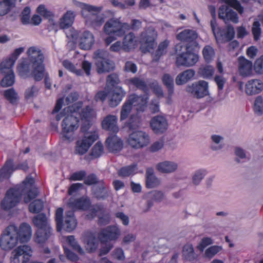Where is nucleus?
<instances>
[{
    "label": "nucleus",
    "instance_id": "40",
    "mask_svg": "<svg viewBox=\"0 0 263 263\" xmlns=\"http://www.w3.org/2000/svg\"><path fill=\"white\" fill-rule=\"evenodd\" d=\"M214 71L215 69L212 66L206 64L201 65L198 69L197 74L203 79H209L213 77Z\"/></svg>",
    "mask_w": 263,
    "mask_h": 263
},
{
    "label": "nucleus",
    "instance_id": "28",
    "mask_svg": "<svg viewBox=\"0 0 263 263\" xmlns=\"http://www.w3.org/2000/svg\"><path fill=\"white\" fill-rule=\"evenodd\" d=\"M126 91L121 87L117 86L109 95V105L111 107H116L126 95Z\"/></svg>",
    "mask_w": 263,
    "mask_h": 263
},
{
    "label": "nucleus",
    "instance_id": "45",
    "mask_svg": "<svg viewBox=\"0 0 263 263\" xmlns=\"http://www.w3.org/2000/svg\"><path fill=\"white\" fill-rule=\"evenodd\" d=\"M13 171L12 161L8 160L0 170V181L9 178Z\"/></svg>",
    "mask_w": 263,
    "mask_h": 263
},
{
    "label": "nucleus",
    "instance_id": "47",
    "mask_svg": "<svg viewBox=\"0 0 263 263\" xmlns=\"http://www.w3.org/2000/svg\"><path fill=\"white\" fill-rule=\"evenodd\" d=\"M142 125V120L141 118L137 115H132L130 116L128 122L126 123V126L131 131L138 130Z\"/></svg>",
    "mask_w": 263,
    "mask_h": 263
},
{
    "label": "nucleus",
    "instance_id": "59",
    "mask_svg": "<svg viewBox=\"0 0 263 263\" xmlns=\"http://www.w3.org/2000/svg\"><path fill=\"white\" fill-rule=\"evenodd\" d=\"M254 111L258 116L263 114V98L260 96H257L255 100Z\"/></svg>",
    "mask_w": 263,
    "mask_h": 263
},
{
    "label": "nucleus",
    "instance_id": "58",
    "mask_svg": "<svg viewBox=\"0 0 263 263\" xmlns=\"http://www.w3.org/2000/svg\"><path fill=\"white\" fill-rule=\"evenodd\" d=\"M221 247L213 246L208 248L204 252V257L209 259H212L216 254L221 250Z\"/></svg>",
    "mask_w": 263,
    "mask_h": 263
},
{
    "label": "nucleus",
    "instance_id": "21",
    "mask_svg": "<svg viewBox=\"0 0 263 263\" xmlns=\"http://www.w3.org/2000/svg\"><path fill=\"white\" fill-rule=\"evenodd\" d=\"M83 242L86 250L89 253L95 252L99 247V240L93 232H86L83 236Z\"/></svg>",
    "mask_w": 263,
    "mask_h": 263
},
{
    "label": "nucleus",
    "instance_id": "53",
    "mask_svg": "<svg viewBox=\"0 0 263 263\" xmlns=\"http://www.w3.org/2000/svg\"><path fill=\"white\" fill-rule=\"evenodd\" d=\"M4 96L11 104H15L18 100L17 93L13 88L7 89L4 92Z\"/></svg>",
    "mask_w": 263,
    "mask_h": 263
},
{
    "label": "nucleus",
    "instance_id": "8",
    "mask_svg": "<svg viewBox=\"0 0 263 263\" xmlns=\"http://www.w3.org/2000/svg\"><path fill=\"white\" fill-rule=\"evenodd\" d=\"M130 30L128 23L122 22L120 18L112 17L104 24L103 32L107 35H114L118 37L124 35Z\"/></svg>",
    "mask_w": 263,
    "mask_h": 263
},
{
    "label": "nucleus",
    "instance_id": "29",
    "mask_svg": "<svg viewBox=\"0 0 263 263\" xmlns=\"http://www.w3.org/2000/svg\"><path fill=\"white\" fill-rule=\"evenodd\" d=\"M263 89V83L259 79H252L248 81L245 91L248 95H254L260 93Z\"/></svg>",
    "mask_w": 263,
    "mask_h": 263
},
{
    "label": "nucleus",
    "instance_id": "22",
    "mask_svg": "<svg viewBox=\"0 0 263 263\" xmlns=\"http://www.w3.org/2000/svg\"><path fill=\"white\" fill-rule=\"evenodd\" d=\"M37 13L46 19L48 20V26L50 29L55 31L58 30V25L54 20V14L45 5H40L37 8Z\"/></svg>",
    "mask_w": 263,
    "mask_h": 263
},
{
    "label": "nucleus",
    "instance_id": "37",
    "mask_svg": "<svg viewBox=\"0 0 263 263\" xmlns=\"http://www.w3.org/2000/svg\"><path fill=\"white\" fill-rule=\"evenodd\" d=\"M75 14L72 11H67L60 19L59 27L61 29L67 28L70 27L74 21Z\"/></svg>",
    "mask_w": 263,
    "mask_h": 263
},
{
    "label": "nucleus",
    "instance_id": "3",
    "mask_svg": "<svg viewBox=\"0 0 263 263\" xmlns=\"http://www.w3.org/2000/svg\"><path fill=\"white\" fill-rule=\"evenodd\" d=\"M81 14L87 25L93 28L100 27L105 22L104 13H101L102 6H96L85 3L81 4Z\"/></svg>",
    "mask_w": 263,
    "mask_h": 263
},
{
    "label": "nucleus",
    "instance_id": "4",
    "mask_svg": "<svg viewBox=\"0 0 263 263\" xmlns=\"http://www.w3.org/2000/svg\"><path fill=\"white\" fill-rule=\"evenodd\" d=\"M121 235V230L117 226H109L103 229L99 233L98 237L102 244H104L100 250V256L107 254L113 247L112 245L108 243L110 241H116Z\"/></svg>",
    "mask_w": 263,
    "mask_h": 263
},
{
    "label": "nucleus",
    "instance_id": "52",
    "mask_svg": "<svg viewBox=\"0 0 263 263\" xmlns=\"http://www.w3.org/2000/svg\"><path fill=\"white\" fill-rule=\"evenodd\" d=\"M14 0H4L0 2V15L7 14L14 4Z\"/></svg>",
    "mask_w": 263,
    "mask_h": 263
},
{
    "label": "nucleus",
    "instance_id": "13",
    "mask_svg": "<svg viewBox=\"0 0 263 263\" xmlns=\"http://www.w3.org/2000/svg\"><path fill=\"white\" fill-rule=\"evenodd\" d=\"M185 52L177 54L176 64L178 66H193L198 61L199 55L192 52L193 47L191 45H185Z\"/></svg>",
    "mask_w": 263,
    "mask_h": 263
},
{
    "label": "nucleus",
    "instance_id": "26",
    "mask_svg": "<svg viewBox=\"0 0 263 263\" xmlns=\"http://www.w3.org/2000/svg\"><path fill=\"white\" fill-rule=\"evenodd\" d=\"M90 205V200L87 198H81L76 199L71 198L67 203V206L70 211H74L77 210H87Z\"/></svg>",
    "mask_w": 263,
    "mask_h": 263
},
{
    "label": "nucleus",
    "instance_id": "2",
    "mask_svg": "<svg viewBox=\"0 0 263 263\" xmlns=\"http://www.w3.org/2000/svg\"><path fill=\"white\" fill-rule=\"evenodd\" d=\"M82 103L78 102L71 106L65 107L60 115L57 116V120L61 119L60 116H64L62 122V134L65 139L69 141L73 140V132L79 126L78 111L82 107Z\"/></svg>",
    "mask_w": 263,
    "mask_h": 263
},
{
    "label": "nucleus",
    "instance_id": "23",
    "mask_svg": "<svg viewBox=\"0 0 263 263\" xmlns=\"http://www.w3.org/2000/svg\"><path fill=\"white\" fill-rule=\"evenodd\" d=\"M117 122L118 117L117 116L108 115L103 119L101 125L103 129L110 133L116 134L119 130Z\"/></svg>",
    "mask_w": 263,
    "mask_h": 263
},
{
    "label": "nucleus",
    "instance_id": "62",
    "mask_svg": "<svg viewBox=\"0 0 263 263\" xmlns=\"http://www.w3.org/2000/svg\"><path fill=\"white\" fill-rule=\"evenodd\" d=\"M29 208L30 212L39 213L43 208V202L41 200H35L30 204Z\"/></svg>",
    "mask_w": 263,
    "mask_h": 263
},
{
    "label": "nucleus",
    "instance_id": "9",
    "mask_svg": "<svg viewBox=\"0 0 263 263\" xmlns=\"http://www.w3.org/2000/svg\"><path fill=\"white\" fill-rule=\"evenodd\" d=\"M17 234L16 226H8L2 235L0 239L1 248L4 250H10L15 247L19 241Z\"/></svg>",
    "mask_w": 263,
    "mask_h": 263
},
{
    "label": "nucleus",
    "instance_id": "61",
    "mask_svg": "<svg viewBox=\"0 0 263 263\" xmlns=\"http://www.w3.org/2000/svg\"><path fill=\"white\" fill-rule=\"evenodd\" d=\"M163 84L167 87L168 92L171 95L173 92L174 80L173 78L168 74H165L162 77Z\"/></svg>",
    "mask_w": 263,
    "mask_h": 263
},
{
    "label": "nucleus",
    "instance_id": "38",
    "mask_svg": "<svg viewBox=\"0 0 263 263\" xmlns=\"http://www.w3.org/2000/svg\"><path fill=\"white\" fill-rule=\"evenodd\" d=\"M195 74L194 70L189 69L179 73L176 78V83L178 85H183L191 80Z\"/></svg>",
    "mask_w": 263,
    "mask_h": 263
},
{
    "label": "nucleus",
    "instance_id": "24",
    "mask_svg": "<svg viewBox=\"0 0 263 263\" xmlns=\"http://www.w3.org/2000/svg\"><path fill=\"white\" fill-rule=\"evenodd\" d=\"M17 70L22 77L27 78L31 76L33 77L32 64L28 59H21L18 61Z\"/></svg>",
    "mask_w": 263,
    "mask_h": 263
},
{
    "label": "nucleus",
    "instance_id": "64",
    "mask_svg": "<svg viewBox=\"0 0 263 263\" xmlns=\"http://www.w3.org/2000/svg\"><path fill=\"white\" fill-rule=\"evenodd\" d=\"M2 80L1 85L4 87H7L12 86L14 83V72L7 73Z\"/></svg>",
    "mask_w": 263,
    "mask_h": 263
},
{
    "label": "nucleus",
    "instance_id": "63",
    "mask_svg": "<svg viewBox=\"0 0 263 263\" xmlns=\"http://www.w3.org/2000/svg\"><path fill=\"white\" fill-rule=\"evenodd\" d=\"M62 65L66 69L75 73L77 76H81L83 73L81 69H77L73 63L68 60H66L63 61Z\"/></svg>",
    "mask_w": 263,
    "mask_h": 263
},
{
    "label": "nucleus",
    "instance_id": "16",
    "mask_svg": "<svg viewBox=\"0 0 263 263\" xmlns=\"http://www.w3.org/2000/svg\"><path fill=\"white\" fill-rule=\"evenodd\" d=\"M157 37V32L155 28L154 27L149 26L141 33L140 42L149 51L156 46Z\"/></svg>",
    "mask_w": 263,
    "mask_h": 263
},
{
    "label": "nucleus",
    "instance_id": "39",
    "mask_svg": "<svg viewBox=\"0 0 263 263\" xmlns=\"http://www.w3.org/2000/svg\"><path fill=\"white\" fill-rule=\"evenodd\" d=\"M51 231V229H39L35 233V241L40 244L45 242L50 236Z\"/></svg>",
    "mask_w": 263,
    "mask_h": 263
},
{
    "label": "nucleus",
    "instance_id": "43",
    "mask_svg": "<svg viewBox=\"0 0 263 263\" xmlns=\"http://www.w3.org/2000/svg\"><path fill=\"white\" fill-rule=\"evenodd\" d=\"M33 222L39 229H51L47 218L44 214H40L35 216L33 219Z\"/></svg>",
    "mask_w": 263,
    "mask_h": 263
},
{
    "label": "nucleus",
    "instance_id": "46",
    "mask_svg": "<svg viewBox=\"0 0 263 263\" xmlns=\"http://www.w3.org/2000/svg\"><path fill=\"white\" fill-rule=\"evenodd\" d=\"M208 172L205 169L201 168L195 171L192 176V183L195 186H198L207 175Z\"/></svg>",
    "mask_w": 263,
    "mask_h": 263
},
{
    "label": "nucleus",
    "instance_id": "25",
    "mask_svg": "<svg viewBox=\"0 0 263 263\" xmlns=\"http://www.w3.org/2000/svg\"><path fill=\"white\" fill-rule=\"evenodd\" d=\"M128 100L133 106L136 107L137 111H143L146 107L148 97L147 94L142 96L133 94L128 97Z\"/></svg>",
    "mask_w": 263,
    "mask_h": 263
},
{
    "label": "nucleus",
    "instance_id": "19",
    "mask_svg": "<svg viewBox=\"0 0 263 263\" xmlns=\"http://www.w3.org/2000/svg\"><path fill=\"white\" fill-rule=\"evenodd\" d=\"M198 36L196 30L186 29L179 32L176 35V39L178 41L185 43L186 45H191L192 47H196L198 46L196 41Z\"/></svg>",
    "mask_w": 263,
    "mask_h": 263
},
{
    "label": "nucleus",
    "instance_id": "14",
    "mask_svg": "<svg viewBox=\"0 0 263 263\" xmlns=\"http://www.w3.org/2000/svg\"><path fill=\"white\" fill-rule=\"evenodd\" d=\"M98 137V134L95 131L86 133L84 137L77 141L74 150L75 153L80 155L85 154Z\"/></svg>",
    "mask_w": 263,
    "mask_h": 263
},
{
    "label": "nucleus",
    "instance_id": "33",
    "mask_svg": "<svg viewBox=\"0 0 263 263\" xmlns=\"http://www.w3.org/2000/svg\"><path fill=\"white\" fill-rule=\"evenodd\" d=\"M238 72L242 77L250 76L252 73V63L243 57L239 58Z\"/></svg>",
    "mask_w": 263,
    "mask_h": 263
},
{
    "label": "nucleus",
    "instance_id": "49",
    "mask_svg": "<svg viewBox=\"0 0 263 263\" xmlns=\"http://www.w3.org/2000/svg\"><path fill=\"white\" fill-rule=\"evenodd\" d=\"M202 55L205 61L207 63L211 62L214 58L215 53L214 49L210 45H206L202 49Z\"/></svg>",
    "mask_w": 263,
    "mask_h": 263
},
{
    "label": "nucleus",
    "instance_id": "36",
    "mask_svg": "<svg viewBox=\"0 0 263 263\" xmlns=\"http://www.w3.org/2000/svg\"><path fill=\"white\" fill-rule=\"evenodd\" d=\"M79 94L77 92H72L69 94L64 100V98L59 99L56 103L53 110L54 112H58L61 108L62 104L69 105L70 103L77 101L79 98Z\"/></svg>",
    "mask_w": 263,
    "mask_h": 263
},
{
    "label": "nucleus",
    "instance_id": "34",
    "mask_svg": "<svg viewBox=\"0 0 263 263\" xmlns=\"http://www.w3.org/2000/svg\"><path fill=\"white\" fill-rule=\"evenodd\" d=\"M138 43V41L135 34L130 32L124 36L122 42V48L125 51H128L135 49Z\"/></svg>",
    "mask_w": 263,
    "mask_h": 263
},
{
    "label": "nucleus",
    "instance_id": "27",
    "mask_svg": "<svg viewBox=\"0 0 263 263\" xmlns=\"http://www.w3.org/2000/svg\"><path fill=\"white\" fill-rule=\"evenodd\" d=\"M178 168V164L174 161L165 160L158 163L156 170L161 173L170 174L175 172Z\"/></svg>",
    "mask_w": 263,
    "mask_h": 263
},
{
    "label": "nucleus",
    "instance_id": "18",
    "mask_svg": "<svg viewBox=\"0 0 263 263\" xmlns=\"http://www.w3.org/2000/svg\"><path fill=\"white\" fill-rule=\"evenodd\" d=\"M24 51V47H20L14 50L13 52L0 64V70L2 73L13 72L12 68L14 66L20 55Z\"/></svg>",
    "mask_w": 263,
    "mask_h": 263
},
{
    "label": "nucleus",
    "instance_id": "32",
    "mask_svg": "<svg viewBox=\"0 0 263 263\" xmlns=\"http://www.w3.org/2000/svg\"><path fill=\"white\" fill-rule=\"evenodd\" d=\"M106 146L110 152L115 153L122 148L121 140L116 135L109 136L106 140Z\"/></svg>",
    "mask_w": 263,
    "mask_h": 263
},
{
    "label": "nucleus",
    "instance_id": "57",
    "mask_svg": "<svg viewBox=\"0 0 263 263\" xmlns=\"http://www.w3.org/2000/svg\"><path fill=\"white\" fill-rule=\"evenodd\" d=\"M66 241L73 250L77 251L80 254L83 255L84 254V250L81 248L80 245L78 243V242L76 241L73 236L71 235L68 236L66 238Z\"/></svg>",
    "mask_w": 263,
    "mask_h": 263
},
{
    "label": "nucleus",
    "instance_id": "5",
    "mask_svg": "<svg viewBox=\"0 0 263 263\" xmlns=\"http://www.w3.org/2000/svg\"><path fill=\"white\" fill-rule=\"evenodd\" d=\"M27 54L29 58L28 60L32 64L33 78L35 81H39L44 77L43 53L39 48L32 46L28 49Z\"/></svg>",
    "mask_w": 263,
    "mask_h": 263
},
{
    "label": "nucleus",
    "instance_id": "12",
    "mask_svg": "<svg viewBox=\"0 0 263 263\" xmlns=\"http://www.w3.org/2000/svg\"><path fill=\"white\" fill-rule=\"evenodd\" d=\"M32 252L30 246H20L12 251L10 263H27L32 255Z\"/></svg>",
    "mask_w": 263,
    "mask_h": 263
},
{
    "label": "nucleus",
    "instance_id": "54",
    "mask_svg": "<svg viewBox=\"0 0 263 263\" xmlns=\"http://www.w3.org/2000/svg\"><path fill=\"white\" fill-rule=\"evenodd\" d=\"M132 105L127 99L122 106L121 114H120V120L123 121L126 119L130 112L132 108Z\"/></svg>",
    "mask_w": 263,
    "mask_h": 263
},
{
    "label": "nucleus",
    "instance_id": "7",
    "mask_svg": "<svg viewBox=\"0 0 263 263\" xmlns=\"http://www.w3.org/2000/svg\"><path fill=\"white\" fill-rule=\"evenodd\" d=\"M55 219L58 231H60L64 227L65 231L70 232L74 230L77 226V221L74 216L73 211L70 210L66 212L64 222L63 209L62 208H59L55 212Z\"/></svg>",
    "mask_w": 263,
    "mask_h": 263
},
{
    "label": "nucleus",
    "instance_id": "51",
    "mask_svg": "<svg viewBox=\"0 0 263 263\" xmlns=\"http://www.w3.org/2000/svg\"><path fill=\"white\" fill-rule=\"evenodd\" d=\"M212 140L211 148L213 151H218L223 147L222 142L223 137L218 135H212L211 137Z\"/></svg>",
    "mask_w": 263,
    "mask_h": 263
},
{
    "label": "nucleus",
    "instance_id": "42",
    "mask_svg": "<svg viewBox=\"0 0 263 263\" xmlns=\"http://www.w3.org/2000/svg\"><path fill=\"white\" fill-rule=\"evenodd\" d=\"M126 83L130 88H137L144 91H146L148 89V87L145 82L143 80L138 78H133L128 79L126 80Z\"/></svg>",
    "mask_w": 263,
    "mask_h": 263
},
{
    "label": "nucleus",
    "instance_id": "48",
    "mask_svg": "<svg viewBox=\"0 0 263 263\" xmlns=\"http://www.w3.org/2000/svg\"><path fill=\"white\" fill-rule=\"evenodd\" d=\"M92 191L95 197L98 199H105L109 195L107 189L103 185L94 186Z\"/></svg>",
    "mask_w": 263,
    "mask_h": 263
},
{
    "label": "nucleus",
    "instance_id": "17",
    "mask_svg": "<svg viewBox=\"0 0 263 263\" xmlns=\"http://www.w3.org/2000/svg\"><path fill=\"white\" fill-rule=\"evenodd\" d=\"M144 198L147 199V202L145 205L142 207L141 210L142 212L146 213L153 206L154 202L160 203L164 199L165 194L162 191L155 190L145 194Z\"/></svg>",
    "mask_w": 263,
    "mask_h": 263
},
{
    "label": "nucleus",
    "instance_id": "35",
    "mask_svg": "<svg viewBox=\"0 0 263 263\" xmlns=\"http://www.w3.org/2000/svg\"><path fill=\"white\" fill-rule=\"evenodd\" d=\"M146 186L148 189L155 188L161 184L160 180L155 175L154 170L149 167L146 170Z\"/></svg>",
    "mask_w": 263,
    "mask_h": 263
},
{
    "label": "nucleus",
    "instance_id": "6",
    "mask_svg": "<svg viewBox=\"0 0 263 263\" xmlns=\"http://www.w3.org/2000/svg\"><path fill=\"white\" fill-rule=\"evenodd\" d=\"M229 6L236 9L240 14L243 12V7L237 0H226L225 4L221 6L219 9V18L223 20L226 23L229 21L237 23L238 22L237 14L230 8Z\"/></svg>",
    "mask_w": 263,
    "mask_h": 263
},
{
    "label": "nucleus",
    "instance_id": "20",
    "mask_svg": "<svg viewBox=\"0 0 263 263\" xmlns=\"http://www.w3.org/2000/svg\"><path fill=\"white\" fill-rule=\"evenodd\" d=\"M150 126L154 133L161 134L167 129L168 123L165 116L157 115L152 118Z\"/></svg>",
    "mask_w": 263,
    "mask_h": 263
},
{
    "label": "nucleus",
    "instance_id": "1",
    "mask_svg": "<svg viewBox=\"0 0 263 263\" xmlns=\"http://www.w3.org/2000/svg\"><path fill=\"white\" fill-rule=\"evenodd\" d=\"M34 182L33 178L27 177L22 184L9 189L2 202V208L5 210L13 208L20 202L21 197H23L26 203L37 197L38 191L33 185Z\"/></svg>",
    "mask_w": 263,
    "mask_h": 263
},
{
    "label": "nucleus",
    "instance_id": "41",
    "mask_svg": "<svg viewBox=\"0 0 263 263\" xmlns=\"http://www.w3.org/2000/svg\"><path fill=\"white\" fill-rule=\"evenodd\" d=\"M182 257L184 260L193 261L197 257L193 246L191 243L185 245L182 249Z\"/></svg>",
    "mask_w": 263,
    "mask_h": 263
},
{
    "label": "nucleus",
    "instance_id": "31",
    "mask_svg": "<svg viewBox=\"0 0 263 263\" xmlns=\"http://www.w3.org/2000/svg\"><path fill=\"white\" fill-rule=\"evenodd\" d=\"M95 37L92 33L89 31H85L80 37L79 46L84 50L90 49L95 43Z\"/></svg>",
    "mask_w": 263,
    "mask_h": 263
},
{
    "label": "nucleus",
    "instance_id": "30",
    "mask_svg": "<svg viewBox=\"0 0 263 263\" xmlns=\"http://www.w3.org/2000/svg\"><path fill=\"white\" fill-rule=\"evenodd\" d=\"M17 232L19 241L25 243L29 241L32 236V229L30 225L26 223H22L17 227Z\"/></svg>",
    "mask_w": 263,
    "mask_h": 263
},
{
    "label": "nucleus",
    "instance_id": "15",
    "mask_svg": "<svg viewBox=\"0 0 263 263\" xmlns=\"http://www.w3.org/2000/svg\"><path fill=\"white\" fill-rule=\"evenodd\" d=\"M186 91L194 98H202L209 94V84L204 80H199L186 87Z\"/></svg>",
    "mask_w": 263,
    "mask_h": 263
},
{
    "label": "nucleus",
    "instance_id": "11",
    "mask_svg": "<svg viewBox=\"0 0 263 263\" xmlns=\"http://www.w3.org/2000/svg\"><path fill=\"white\" fill-rule=\"evenodd\" d=\"M150 142L148 134L143 130L133 131L129 134L128 144L132 148L138 149L147 146Z\"/></svg>",
    "mask_w": 263,
    "mask_h": 263
},
{
    "label": "nucleus",
    "instance_id": "10",
    "mask_svg": "<svg viewBox=\"0 0 263 263\" xmlns=\"http://www.w3.org/2000/svg\"><path fill=\"white\" fill-rule=\"evenodd\" d=\"M108 53L104 50L98 49L94 52L93 58L99 73L108 72L114 70V63L108 59Z\"/></svg>",
    "mask_w": 263,
    "mask_h": 263
},
{
    "label": "nucleus",
    "instance_id": "50",
    "mask_svg": "<svg viewBox=\"0 0 263 263\" xmlns=\"http://www.w3.org/2000/svg\"><path fill=\"white\" fill-rule=\"evenodd\" d=\"M137 170V164H132L130 165L123 167L118 171V174L121 177H127L134 174Z\"/></svg>",
    "mask_w": 263,
    "mask_h": 263
},
{
    "label": "nucleus",
    "instance_id": "60",
    "mask_svg": "<svg viewBox=\"0 0 263 263\" xmlns=\"http://www.w3.org/2000/svg\"><path fill=\"white\" fill-rule=\"evenodd\" d=\"M210 24L212 32L216 39L217 40H220L221 37H222V32L220 29L218 27L215 17H214L211 21Z\"/></svg>",
    "mask_w": 263,
    "mask_h": 263
},
{
    "label": "nucleus",
    "instance_id": "55",
    "mask_svg": "<svg viewBox=\"0 0 263 263\" xmlns=\"http://www.w3.org/2000/svg\"><path fill=\"white\" fill-rule=\"evenodd\" d=\"M104 153L103 145L100 142H97L92 147L90 155L93 158L100 157Z\"/></svg>",
    "mask_w": 263,
    "mask_h": 263
},
{
    "label": "nucleus",
    "instance_id": "44",
    "mask_svg": "<svg viewBox=\"0 0 263 263\" xmlns=\"http://www.w3.org/2000/svg\"><path fill=\"white\" fill-rule=\"evenodd\" d=\"M78 112L82 121H91L96 116L95 111L88 106L83 109L81 107Z\"/></svg>",
    "mask_w": 263,
    "mask_h": 263
},
{
    "label": "nucleus",
    "instance_id": "56",
    "mask_svg": "<svg viewBox=\"0 0 263 263\" xmlns=\"http://www.w3.org/2000/svg\"><path fill=\"white\" fill-rule=\"evenodd\" d=\"M168 44L169 41L167 40H165L160 43L158 46V48L155 53L154 58L155 60H158L161 55L166 52V49Z\"/></svg>",
    "mask_w": 263,
    "mask_h": 263
}]
</instances>
